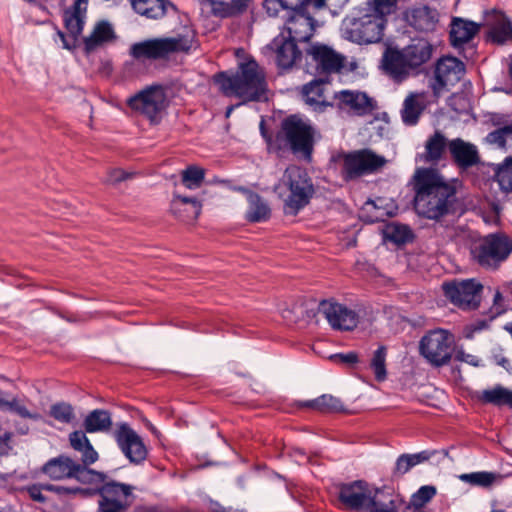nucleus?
I'll use <instances>...</instances> for the list:
<instances>
[{
	"mask_svg": "<svg viewBox=\"0 0 512 512\" xmlns=\"http://www.w3.org/2000/svg\"><path fill=\"white\" fill-rule=\"evenodd\" d=\"M413 208L424 219L442 223L446 217L464 213L456 187L434 168H418L413 176Z\"/></svg>",
	"mask_w": 512,
	"mask_h": 512,
	"instance_id": "obj_1",
	"label": "nucleus"
},
{
	"mask_svg": "<svg viewBox=\"0 0 512 512\" xmlns=\"http://www.w3.org/2000/svg\"><path fill=\"white\" fill-rule=\"evenodd\" d=\"M213 82L224 96H236L246 102L268 100V86L265 75L259 71L255 60L242 62L239 71H220L213 76Z\"/></svg>",
	"mask_w": 512,
	"mask_h": 512,
	"instance_id": "obj_2",
	"label": "nucleus"
},
{
	"mask_svg": "<svg viewBox=\"0 0 512 512\" xmlns=\"http://www.w3.org/2000/svg\"><path fill=\"white\" fill-rule=\"evenodd\" d=\"M314 138V127L298 115L284 118L281 122V129L276 134L278 148H287L294 156L308 163L312 161Z\"/></svg>",
	"mask_w": 512,
	"mask_h": 512,
	"instance_id": "obj_3",
	"label": "nucleus"
},
{
	"mask_svg": "<svg viewBox=\"0 0 512 512\" xmlns=\"http://www.w3.org/2000/svg\"><path fill=\"white\" fill-rule=\"evenodd\" d=\"M309 18L304 20V30L297 29L295 25L288 28V35L282 31L277 35L267 48L275 53L276 65L281 70L291 69L302 58V51L297 42H308L314 33V27L309 26Z\"/></svg>",
	"mask_w": 512,
	"mask_h": 512,
	"instance_id": "obj_4",
	"label": "nucleus"
},
{
	"mask_svg": "<svg viewBox=\"0 0 512 512\" xmlns=\"http://www.w3.org/2000/svg\"><path fill=\"white\" fill-rule=\"evenodd\" d=\"M284 184L289 190L284 201V213L296 216L310 203L315 194L312 178L305 169L292 166L284 173Z\"/></svg>",
	"mask_w": 512,
	"mask_h": 512,
	"instance_id": "obj_5",
	"label": "nucleus"
},
{
	"mask_svg": "<svg viewBox=\"0 0 512 512\" xmlns=\"http://www.w3.org/2000/svg\"><path fill=\"white\" fill-rule=\"evenodd\" d=\"M512 253V238L504 232L486 235L471 249L472 258L483 268L497 269Z\"/></svg>",
	"mask_w": 512,
	"mask_h": 512,
	"instance_id": "obj_6",
	"label": "nucleus"
},
{
	"mask_svg": "<svg viewBox=\"0 0 512 512\" xmlns=\"http://www.w3.org/2000/svg\"><path fill=\"white\" fill-rule=\"evenodd\" d=\"M342 160L341 175L345 181L357 179L379 171L387 162L384 156L376 154L371 149H360L339 153L333 161Z\"/></svg>",
	"mask_w": 512,
	"mask_h": 512,
	"instance_id": "obj_7",
	"label": "nucleus"
},
{
	"mask_svg": "<svg viewBox=\"0 0 512 512\" xmlns=\"http://www.w3.org/2000/svg\"><path fill=\"white\" fill-rule=\"evenodd\" d=\"M190 49L184 37L153 38L133 43L130 56L138 61L165 59L172 53L187 52Z\"/></svg>",
	"mask_w": 512,
	"mask_h": 512,
	"instance_id": "obj_8",
	"label": "nucleus"
},
{
	"mask_svg": "<svg viewBox=\"0 0 512 512\" xmlns=\"http://www.w3.org/2000/svg\"><path fill=\"white\" fill-rule=\"evenodd\" d=\"M306 73L313 76H325L340 73L345 66L346 57L325 44H313L305 52Z\"/></svg>",
	"mask_w": 512,
	"mask_h": 512,
	"instance_id": "obj_9",
	"label": "nucleus"
},
{
	"mask_svg": "<svg viewBox=\"0 0 512 512\" xmlns=\"http://www.w3.org/2000/svg\"><path fill=\"white\" fill-rule=\"evenodd\" d=\"M453 336L443 329L430 331L422 337L420 354L435 367L447 364L452 357Z\"/></svg>",
	"mask_w": 512,
	"mask_h": 512,
	"instance_id": "obj_10",
	"label": "nucleus"
},
{
	"mask_svg": "<svg viewBox=\"0 0 512 512\" xmlns=\"http://www.w3.org/2000/svg\"><path fill=\"white\" fill-rule=\"evenodd\" d=\"M442 289L445 297L462 310H476L480 305L483 285L475 279L445 282Z\"/></svg>",
	"mask_w": 512,
	"mask_h": 512,
	"instance_id": "obj_11",
	"label": "nucleus"
},
{
	"mask_svg": "<svg viewBox=\"0 0 512 512\" xmlns=\"http://www.w3.org/2000/svg\"><path fill=\"white\" fill-rule=\"evenodd\" d=\"M386 19L374 14L354 18L345 29L346 38L357 44H371L382 40Z\"/></svg>",
	"mask_w": 512,
	"mask_h": 512,
	"instance_id": "obj_12",
	"label": "nucleus"
},
{
	"mask_svg": "<svg viewBox=\"0 0 512 512\" xmlns=\"http://www.w3.org/2000/svg\"><path fill=\"white\" fill-rule=\"evenodd\" d=\"M113 436L119 449L130 463L138 465L146 459L148 450L142 438L128 423H119Z\"/></svg>",
	"mask_w": 512,
	"mask_h": 512,
	"instance_id": "obj_13",
	"label": "nucleus"
},
{
	"mask_svg": "<svg viewBox=\"0 0 512 512\" xmlns=\"http://www.w3.org/2000/svg\"><path fill=\"white\" fill-rule=\"evenodd\" d=\"M318 311L334 330L351 331L359 323V315L356 311L333 299L322 300L319 303Z\"/></svg>",
	"mask_w": 512,
	"mask_h": 512,
	"instance_id": "obj_14",
	"label": "nucleus"
},
{
	"mask_svg": "<svg viewBox=\"0 0 512 512\" xmlns=\"http://www.w3.org/2000/svg\"><path fill=\"white\" fill-rule=\"evenodd\" d=\"M127 105L151 122H155L164 107V95L157 87L150 86L128 98Z\"/></svg>",
	"mask_w": 512,
	"mask_h": 512,
	"instance_id": "obj_15",
	"label": "nucleus"
},
{
	"mask_svg": "<svg viewBox=\"0 0 512 512\" xmlns=\"http://www.w3.org/2000/svg\"><path fill=\"white\" fill-rule=\"evenodd\" d=\"M464 73V63L456 57L440 58L435 65L434 82L431 84L434 96H438L446 86L458 83Z\"/></svg>",
	"mask_w": 512,
	"mask_h": 512,
	"instance_id": "obj_16",
	"label": "nucleus"
},
{
	"mask_svg": "<svg viewBox=\"0 0 512 512\" xmlns=\"http://www.w3.org/2000/svg\"><path fill=\"white\" fill-rule=\"evenodd\" d=\"M403 16L408 26L419 33L434 32L440 19V14L435 7L423 3L408 7Z\"/></svg>",
	"mask_w": 512,
	"mask_h": 512,
	"instance_id": "obj_17",
	"label": "nucleus"
},
{
	"mask_svg": "<svg viewBox=\"0 0 512 512\" xmlns=\"http://www.w3.org/2000/svg\"><path fill=\"white\" fill-rule=\"evenodd\" d=\"M370 489L364 480L342 483L339 486L338 499L350 511H364Z\"/></svg>",
	"mask_w": 512,
	"mask_h": 512,
	"instance_id": "obj_18",
	"label": "nucleus"
},
{
	"mask_svg": "<svg viewBox=\"0 0 512 512\" xmlns=\"http://www.w3.org/2000/svg\"><path fill=\"white\" fill-rule=\"evenodd\" d=\"M134 489L135 487L130 484L117 482L107 477L102 485L97 488H86L85 492L87 495L97 494L101 499L132 504Z\"/></svg>",
	"mask_w": 512,
	"mask_h": 512,
	"instance_id": "obj_19",
	"label": "nucleus"
},
{
	"mask_svg": "<svg viewBox=\"0 0 512 512\" xmlns=\"http://www.w3.org/2000/svg\"><path fill=\"white\" fill-rule=\"evenodd\" d=\"M382 67L397 82H402L411 74L403 49L388 47L383 53Z\"/></svg>",
	"mask_w": 512,
	"mask_h": 512,
	"instance_id": "obj_20",
	"label": "nucleus"
},
{
	"mask_svg": "<svg viewBox=\"0 0 512 512\" xmlns=\"http://www.w3.org/2000/svg\"><path fill=\"white\" fill-rule=\"evenodd\" d=\"M402 499L386 488L370 490L363 512H398Z\"/></svg>",
	"mask_w": 512,
	"mask_h": 512,
	"instance_id": "obj_21",
	"label": "nucleus"
},
{
	"mask_svg": "<svg viewBox=\"0 0 512 512\" xmlns=\"http://www.w3.org/2000/svg\"><path fill=\"white\" fill-rule=\"evenodd\" d=\"M202 205L195 197L182 196L178 192L173 193L170 203L171 213L183 222L196 220L201 213Z\"/></svg>",
	"mask_w": 512,
	"mask_h": 512,
	"instance_id": "obj_22",
	"label": "nucleus"
},
{
	"mask_svg": "<svg viewBox=\"0 0 512 512\" xmlns=\"http://www.w3.org/2000/svg\"><path fill=\"white\" fill-rule=\"evenodd\" d=\"M339 99L340 107H349L356 115L363 116L376 108L375 101L365 92L343 90L335 94Z\"/></svg>",
	"mask_w": 512,
	"mask_h": 512,
	"instance_id": "obj_23",
	"label": "nucleus"
},
{
	"mask_svg": "<svg viewBox=\"0 0 512 512\" xmlns=\"http://www.w3.org/2000/svg\"><path fill=\"white\" fill-rule=\"evenodd\" d=\"M403 52L411 73L418 74L420 67L431 59L433 46L425 39H418L403 48Z\"/></svg>",
	"mask_w": 512,
	"mask_h": 512,
	"instance_id": "obj_24",
	"label": "nucleus"
},
{
	"mask_svg": "<svg viewBox=\"0 0 512 512\" xmlns=\"http://www.w3.org/2000/svg\"><path fill=\"white\" fill-rule=\"evenodd\" d=\"M449 146L447 138L440 131L428 137L425 142V151L416 155V162L437 164Z\"/></svg>",
	"mask_w": 512,
	"mask_h": 512,
	"instance_id": "obj_25",
	"label": "nucleus"
},
{
	"mask_svg": "<svg viewBox=\"0 0 512 512\" xmlns=\"http://www.w3.org/2000/svg\"><path fill=\"white\" fill-rule=\"evenodd\" d=\"M329 83V78L313 79L302 88V96L309 106L317 112H324L332 103L324 99V85Z\"/></svg>",
	"mask_w": 512,
	"mask_h": 512,
	"instance_id": "obj_26",
	"label": "nucleus"
},
{
	"mask_svg": "<svg viewBox=\"0 0 512 512\" xmlns=\"http://www.w3.org/2000/svg\"><path fill=\"white\" fill-rule=\"evenodd\" d=\"M133 10L148 19L163 18L168 10L171 9L177 13V7L169 0H133L131 3Z\"/></svg>",
	"mask_w": 512,
	"mask_h": 512,
	"instance_id": "obj_27",
	"label": "nucleus"
},
{
	"mask_svg": "<svg viewBox=\"0 0 512 512\" xmlns=\"http://www.w3.org/2000/svg\"><path fill=\"white\" fill-rule=\"evenodd\" d=\"M448 149L453 161L461 168H469L479 162L476 147L460 138L451 140Z\"/></svg>",
	"mask_w": 512,
	"mask_h": 512,
	"instance_id": "obj_28",
	"label": "nucleus"
},
{
	"mask_svg": "<svg viewBox=\"0 0 512 512\" xmlns=\"http://www.w3.org/2000/svg\"><path fill=\"white\" fill-rule=\"evenodd\" d=\"M479 30L480 24L476 22L454 18L449 34L450 43L454 48H460L472 40Z\"/></svg>",
	"mask_w": 512,
	"mask_h": 512,
	"instance_id": "obj_29",
	"label": "nucleus"
},
{
	"mask_svg": "<svg viewBox=\"0 0 512 512\" xmlns=\"http://www.w3.org/2000/svg\"><path fill=\"white\" fill-rule=\"evenodd\" d=\"M284 3V9L289 14V20L293 22L295 16H299L301 25H304V20L308 19L309 26L314 27L315 19L310 15L307 10L308 6H312L314 9L319 10L326 6V0H282Z\"/></svg>",
	"mask_w": 512,
	"mask_h": 512,
	"instance_id": "obj_30",
	"label": "nucleus"
},
{
	"mask_svg": "<svg viewBox=\"0 0 512 512\" xmlns=\"http://www.w3.org/2000/svg\"><path fill=\"white\" fill-rule=\"evenodd\" d=\"M76 462L70 457L59 455L48 460L41 468V471L52 480L72 478Z\"/></svg>",
	"mask_w": 512,
	"mask_h": 512,
	"instance_id": "obj_31",
	"label": "nucleus"
},
{
	"mask_svg": "<svg viewBox=\"0 0 512 512\" xmlns=\"http://www.w3.org/2000/svg\"><path fill=\"white\" fill-rule=\"evenodd\" d=\"M239 190L246 194L249 204L246 219L251 223L267 221L271 216V210L262 197L258 193L244 187H240Z\"/></svg>",
	"mask_w": 512,
	"mask_h": 512,
	"instance_id": "obj_32",
	"label": "nucleus"
},
{
	"mask_svg": "<svg viewBox=\"0 0 512 512\" xmlns=\"http://www.w3.org/2000/svg\"><path fill=\"white\" fill-rule=\"evenodd\" d=\"M85 429L75 430L69 434V442L71 447L81 453V462L85 464H93L98 458V452L94 449L90 440L86 436Z\"/></svg>",
	"mask_w": 512,
	"mask_h": 512,
	"instance_id": "obj_33",
	"label": "nucleus"
},
{
	"mask_svg": "<svg viewBox=\"0 0 512 512\" xmlns=\"http://www.w3.org/2000/svg\"><path fill=\"white\" fill-rule=\"evenodd\" d=\"M113 425L112 413L106 409H94L90 411L83 420L82 426L85 432L90 434L111 430Z\"/></svg>",
	"mask_w": 512,
	"mask_h": 512,
	"instance_id": "obj_34",
	"label": "nucleus"
},
{
	"mask_svg": "<svg viewBox=\"0 0 512 512\" xmlns=\"http://www.w3.org/2000/svg\"><path fill=\"white\" fill-rule=\"evenodd\" d=\"M212 14L220 18H230L243 14L251 0H207Z\"/></svg>",
	"mask_w": 512,
	"mask_h": 512,
	"instance_id": "obj_35",
	"label": "nucleus"
},
{
	"mask_svg": "<svg viewBox=\"0 0 512 512\" xmlns=\"http://www.w3.org/2000/svg\"><path fill=\"white\" fill-rule=\"evenodd\" d=\"M116 38L112 25L107 21L98 22L90 36L84 38V50L90 53L103 43Z\"/></svg>",
	"mask_w": 512,
	"mask_h": 512,
	"instance_id": "obj_36",
	"label": "nucleus"
},
{
	"mask_svg": "<svg viewBox=\"0 0 512 512\" xmlns=\"http://www.w3.org/2000/svg\"><path fill=\"white\" fill-rule=\"evenodd\" d=\"M478 400L483 404H492L497 407L507 406L512 409V390L496 385L492 389L483 390L478 395Z\"/></svg>",
	"mask_w": 512,
	"mask_h": 512,
	"instance_id": "obj_37",
	"label": "nucleus"
},
{
	"mask_svg": "<svg viewBox=\"0 0 512 512\" xmlns=\"http://www.w3.org/2000/svg\"><path fill=\"white\" fill-rule=\"evenodd\" d=\"M90 464H85L83 462L75 464L73 477L77 481L83 484H90L93 487L97 488L107 479V475L103 472H98L96 470L90 469L88 466Z\"/></svg>",
	"mask_w": 512,
	"mask_h": 512,
	"instance_id": "obj_38",
	"label": "nucleus"
},
{
	"mask_svg": "<svg viewBox=\"0 0 512 512\" xmlns=\"http://www.w3.org/2000/svg\"><path fill=\"white\" fill-rule=\"evenodd\" d=\"M305 406L322 413H338L345 410L342 401L329 394H324L316 399L307 401Z\"/></svg>",
	"mask_w": 512,
	"mask_h": 512,
	"instance_id": "obj_39",
	"label": "nucleus"
},
{
	"mask_svg": "<svg viewBox=\"0 0 512 512\" xmlns=\"http://www.w3.org/2000/svg\"><path fill=\"white\" fill-rule=\"evenodd\" d=\"M436 487L432 485L421 486L415 492L404 512H424V505L436 495Z\"/></svg>",
	"mask_w": 512,
	"mask_h": 512,
	"instance_id": "obj_40",
	"label": "nucleus"
},
{
	"mask_svg": "<svg viewBox=\"0 0 512 512\" xmlns=\"http://www.w3.org/2000/svg\"><path fill=\"white\" fill-rule=\"evenodd\" d=\"M424 107L419 103L415 95H409L403 103L401 117L404 124L412 126L418 123Z\"/></svg>",
	"mask_w": 512,
	"mask_h": 512,
	"instance_id": "obj_41",
	"label": "nucleus"
},
{
	"mask_svg": "<svg viewBox=\"0 0 512 512\" xmlns=\"http://www.w3.org/2000/svg\"><path fill=\"white\" fill-rule=\"evenodd\" d=\"M387 347L380 345L373 353L369 367L373 371L376 381L383 382L387 379L386 369Z\"/></svg>",
	"mask_w": 512,
	"mask_h": 512,
	"instance_id": "obj_42",
	"label": "nucleus"
},
{
	"mask_svg": "<svg viewBox=\"0 0 512 512\" xmlns=\"http://www.w3.org/2000/svg\"><path fill=\"white\" fill-rule=\"evenodd\" d=\"M385 237L396 245H403L411 242L414 238L413 232L408 225L395 224L388 226Z\"/></svg>",
	"mask_w": 512,
	"mask_h": 512,
	"instance_id": "obj_43",
	"label": "nucleus"
},
{
	"mask_svg": "<svg viewBox=\"0 0 512 512\" xmlns=\"http://www.w3.org/2000/svg\"><path fill=\"white\" fill-rule=\"evenodd\" d=\"M505 312L506 309H500L497 307L496 311H493V308H491L488 312V319H476L465 327V337L468 339H472L475 333L488 329L490 323Z\"/></svg>",
	"mask_w": 512,
	"mask_h": 512,
	"instance_id": "obj_44",
	"label": "nucleus"
},
{
	"mask_svg": "<svg viewBox=\"0 0 512 512\" xmlns=\"http://www.w3.org/2000/svg\"><path fill=\"white\" fill-rule=\"evenodd\" d=\"M495 178L504 192H512V157L504 160L495 170Z\"/></svg>",
	"mask_w": 512,
	"mask_h": 512,
	"instance_id": "obj_45",
	"label": "nucleus"
},
{
	"mask_svg": "<svg viewBox=\"0 0 512 512\" xmlns=\"http://www.w3.org/2000/svg\"><path fill=\"white\" fill-rule=\"evenodd\" d=\"M49 415L56 421L70 424L75 419L73 406L68 402H57L50 406Z\"/></svg>",
	"mask_w": 512,
	"mask_h": 512,
	"instance_id": "obj_46",
	"label": "nucleus"
},
{
	"mask_svg": "<svg viewBox=\"0 0 512 512\" xmlns=\"http://www.w3.org/2000/svg\"><path fill=\"white\" fill-rule=\"evenodd\" d=\"M205 170L197 166H188L181 173V182L188 189L199 188L204 181Z\"/></svg>",
	"mask_w": 512,
	"mask_h": 512,
	"instance_id": "obj_47",
	"label": "nucleus"
},
{
	"mask_svg": "<svg viewBox=\"0 0 512 512\" xmlns=\"http://www.w3.org/2000/svg\"><path fill=\"white\" fill-rule=\"evenodd\" d=\"M492 42L497 44H504L512 40V22L506 19L502 23L494 26L489 33Z\"/></svg>",
	"mask_w": 512,
	"mask_h": 512,
	"instance_id": "obj_48",
	"label": "nucleus"
},
{
	"mask_svg": "<svg viewBox=\"0 0 512 512\" xmlns=\"http://www.w3.org/2000/svg\"><path fill=\"white\" fill-rule=\"evenodd\" d=\"M7 408L9 411L18 414L23 418L39 420L41 415L39 413H31L24 405H21L16 398L11 401L4 400L0 397V408Z\"/></svg>",
	"mask_w": 512,
	"mask_h": 512,
	"instance_id": "obj_49",
	"label": "nucleus"
},
{
	"mask_svg": "<svg viewBox=\"0 0 512 512\" xmlns=\"http://www.w3.org/2000/svg\"><path fill=\"white\" fill-rule=\"evenodd\" d=\"M495 474L491 472H473L469 474H462L460 479L468 482L472 485H478L482 487L490 486L495 480Z\"/></svg>",
	"mask_w": 512,
	"mask_h": 512,
	"instance_id": "obj_50",
	"label": "nucleus"
},
{
	"mask_svg": "<svg viewBox=\"0 0 512 512\" xmlns=\"http://www.w3.org/2000/svg\"><path fill=\"white\" fill-rule=\"evenodd\" d=\"M63 17L65 28L71 36L76 38V41L78 42V38L82 34L84 28L83 17L75 15H64Z\"/></svg>",
	"mask_w": 512,
	"mask_h": 512,
	"instance_id": "obj_51",
	"label": "nucleus"
},
{
	"mask_svg": "<svg viewBox=\"0 0 512 512\" xmlns=\"http://www.w3.org/2000/svg\"><path fill=\"white\" fill-rule=\"evenodd\" d=\"M398 0H373V9L376 15L384 18L394 13Z\"/></svg>",
	"mask_w": 512,
	"mask_h": 512,
	"instance_id": "obj_52",
	"label": "nucleus"
},
{
	"mask_svg": "<svg viewBox=\"0 0 512 512\" xmlns=\"http://www.w3.org/2000/svg\"><path fill=\"white\" fill-rule=\"evenodd\" d=\"M131 503H122L120 501H110L99 499L97 512H126Z\"/></svg>",
	"mask_w": 512,
	"mask_h": 512,
	"instance_id": "obj_53",
	"label": "nucleus"
},
{
	"mask_svg": "<svg viewBox=\"0 0 512 512\" xmlns=\"http://www.w3.org/2000/svg\"><path fill=\"white\" fill-rule=\"evenodd\" d=\"M449 107L458 114H465L469 109L468 99L461 94H453L448 99Z\"/></svg>",
	"mask_w": 512,
	"mask_h": 512,
	"instance_id": "obj_54",
	"label": "nucleus"
},
{
	"mask_svg": "<svg viewBox=\"0 0 512 512\" xmlns=\"http://www.w3.org/2000/svg\"><path fill=\"white\" fill-rule=\"evenodd\" d=\"M44 490L54 492L58 495H76L78 493H83L87 495V493L85 492L86 489L80 487H68L63 485L46 484L44 485Z\"/></svg>",
	"mask_w": 512,
	"mask_h": 512,
	"instance_id": "obj_55",
	"label": "nucleus"
},
{
	"mask_svg": "<svg viewBox=\"0 0 512 512\" xmlns=\"http://www.w3.org/2000/svg\"><path fill=\"white\" fill-rule=\"evenodd\" d=\"M412 464L406 457V454L400 455L395 463V467L392 471V479H398L407 473L411 468Z\"/></svg>",
	"mask_w": 512,
	"mask_h": 512,
	"instance_id": "obj_56",
	"label": "nucleus"
},
{
	"mask_svg": "<svg viewBox=\"0 0 512 512\" xmlns=\"http://www.w3.org/2000/svg\"><path fill=\"white\" fill-rule=\"evenodd\" d=\"M331 360H333L334 362H337V363H340V364H345V365H348V366H352L356 363L359 362V357H358V354L356 352H348V353H337V354H333L331 357H330Z\"/></svg>",
	"mask_w": 512,
	"mask_h": 512,
	"instance_id": "obj_57",
	"label": "nucleus"
},
{
	"mask_svg": "<svg viewBox=\"0 0 512 512\" xmlns=\"http://www.w3.org/2000/svg\"><path fill=\"white\" fill-rule=\"evenodd\" d=\"M485 141L488 144L495 145L498 148H505L506 147V143H505V140L503 138V134H502V131H501L500 127H498L497 129L489 132L487 134V136L485 137Z\"/></svg>",
	"mask_w": 512,
	"mask_h": 512,
	"instance_id": "obj_58",
	"label": "nucleus"
},
{
	"mask_svg": "<svg viewBox=\"0 0 512 512\" xmlns=\"http://www.w3.org/2000/svg\"><path fill=\"white\" fill-rule=\"evenodd\" d=\"M263 7L266 13L271 17H276L281 10H285L282 0H265Z\"/></svg>",
	"mask_w": 512,
	"mask_h": 512,
	"instance_id": "obj_59",
	"label": "nucleus"
},
{
	"mask_svg": "<svg viewBox=\"0 0 512 512\" xmlns=\"http://www.w3.org/2000/svg\"><path fill=\"white\" fill-rule=\"evenodd\" d=\"M88 0H75L72 7L64 12V15H75L85 18Z\"/></svg>",
	"mask_w": 512,
	"mask_h": 512,
	"instance_id": "obj_60",
	"label": "nucleus"
},
{
	"mask_svg": "<svg viewBox=\"0 0 512 512\" xmlns=\"http://www.w3.org/2000/svg\"><path fill=\"white\" fill-rule=\"evenodd\" d=\"M434 453L435 452L424 450L415 454H406V457L414 467L417 464L428 461L434 455Z\"/></svg>",
	"mask_w": 512,
	"mask_h": 512,
	"instance_id": "obj_61",
	"label": "nucleus"
},
{
	"mask_svg": "<svg viewBox=\"0 0 512 512\" xmlns=\"http://www.w3.org/2000/svg\"><path fill=\"white\" fill-rule=\"evenodd\" d=\"M44 485L32 484L26 488L28 495L34 501L43 503L46 501V497L42 494Z\"/></svg>",
	"mask_w": 512,
	"mask_h": 512,
	"instance_id": "obj_62",
	"label": "nucleus"
},
{
	"mask_svg": "<svg viewBox=\"0 0 512 512\" xmlns=\"http://www.w3.org/2000/svg\"><path fill=\"white\" fill-rule=\"evenodd\" d=\"M57 34L63 43V48H65L67 50H73L77 47L78 42L76 41V38L71 36L69 33H68V35H66L62 31L58 30Z\"/></svg>",
	"mask_w": 512,
	"mask_h": 512,
	"instance_id": "obj_63",
	"label": "nucleus"
},
{
	"mask_svg": "<svg viewBox=\"0 0 512 512\" xmlns=\"http://www.w3.org/2000/svg\"><path fill=\"white\" fill-rule=\"evenodd\" d=\"M492 360L495 364L503 367L506 371L510 372L512 371V363L511 361L505 357L501 351L498 353H494L492 355Z\"/></svg>",
	"mask_w": 512,
	"mask_h": 512,
	"instance_id": "obj_64",
	"label": "nucleus"
}]
</instances>
